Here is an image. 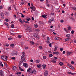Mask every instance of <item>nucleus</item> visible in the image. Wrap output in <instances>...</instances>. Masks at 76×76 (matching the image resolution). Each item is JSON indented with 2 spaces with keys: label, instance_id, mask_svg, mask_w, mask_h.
I'll list each match as a JSON object with an SVG mask.
<instances>
[{
  "label": "nucleus",
  "instance_id": "obj_5",
  "mask_svg": "<svg viewBox=\"0 0 76 76\" xmlns=\"http://www.w3.org/2000/svg\"><path fill=\"white\" fill-rule=\"evenodd\" d=\"M21 60H23V61H24L25 60V55H23L21 56Z\"/></svg>",
  "mask_w": 76,
  "mask_h": 76
},
{
  "label": "nucleus",
  "instance_id": "obj_57",
  "mask_svg": "<svg viewBox=\"0 0 76 76\" xmlns=\"http://www.w3.org/2000/svg\"><path fill=\"white\" fill-rule=\"evenodd\" d=\"M50 15H54V13L52 12L51 13Z\"/></svg>",
  "mask_w": 76,
  "mask_h": 76
},
{
  "label": "nucleus",
  "instance_id": "obj_37",
  "mask_svg": "<svg viewBox=\"0 0 76 76\" xmlns=\"http://www.w3.org/2000/svg\"><path fill=\"white\" fill-rule=\"evenodd\" d=\"M53 56V55L52 54H50L49 55V56L50 57H52Z\"/></svg>",
  "mask_w": 76,
  "mask_h": 76
},
{
  "label": "nucleus",
  "instance_id": "obj_49",
  "mask_svg": "<svg viewBox=\"0 0 76 76\" xmlns=\"http://www.w3.org/2000/svg\"><path fill=\"white\" fill-rule=\"evenodd\" d=\"M5 20L6 22H9V20L8 19H6Z\"/></svg>",
  "mask_w": 76,
  "mask_h": 76
},
{
  "label": "nucleus",
  "instance_id": "obj_9",
  "mask_svg": "<svg viewBox=\"0 0 76 76\" xmlns=\"http://www.w3.org/2000/svg\"><path fill=\"white\" fill-rule=\"evenodd\" d=\"M73 54V52H67V56H71V55H72Z\"/></svg>",
  "mask_w": 76,
  "mask_h": 76
},
{
  "label": "nucleus",
  "instance_id": "obj_4",
  "mask_svg": "<svg viewBox=\"0 0 76 76\" xmlns=\"http://www.w3.org/2000/svg\"><path fill=\"white\" fill-rule=\"evenodd\" d=\"M48 71H46L44 73V76H48Z\"/></svg>",
  "mask_w": 76,
  "mask_h": 76
},
{
  "label": "nucleus",
  "instance_id": "obj_15",
  "mask_svg": "<svg viewBox=\"0 0 76 76\" xmlns=\"http://www.w3.org/2000/svg\"><path fill=\"white\" fill-rule=\"evenodd\" d=\"M37 73V71L35 69H34L32 72V73H34V74H35Z\"/></svg>",
  "mask_w": 76,
  "mask_h": 76
},
{
  "label": "nucleus",
  "instance_id": "obj_60",
  "mask_svg": "<svg viewBox=\"0 0 76 76\" xmlns=\"http://www.w3.org/2000/svg\"><path fill=\"white\" fill-rule=\"evenodd\" d=\"M12 39V38H11V37H10L8 38V40H11V39Z\"/></svg>",
  "mask_w": 76,
  "mask_h": 76
},
{
  "label": "nucleus",
  "instance_id": "obj_3",
  "mask_svg": "<svg viewBox=\"0 0 76 76\" xmlns=\"http://www.w3.org/2000/svg\"><path fill=\"white\" fill-rule=\"evenodd\" d=\"M17 54L18 52L16 51H13L12 53V56H16V55H17Z\"/></svg>",
  "mask_w": 76,
  "mask_h": 76
},
{
  "label": "nucleus",
  "instance_id": "obj_32",
  "mask_svg": "<svg viewBox=\"0 0 76 76\" xmlns=\"http://www.w3.org/2000/svg\"><path fill=\"white\" fill-rule=\"evenodd\" d=\"M69 67L70 69H72V70L74 69V68L73 67H72V66H69Z\"/></svg>",
  "mask_w": 76,
  "mask_h": 76
},
{
  "label": "nucleus",
  "instance_id": "obj_50",
  "mask_svg": "<svg viewBox=\"0 0 76 76\" xmlns=\"http://www.w3.org/2000/svg\"><path fill=\"white\" fill-rule=\"evenodd\" d=\"M19 38H21L22 37V36L20 35H18V36Z\"/></svg>",
  "mask_w": 76,
  "mask_h": 76
},
{
  "label": "nucleus",
  "instance_id": "obj_29",
  "mask_svg": "<svg viewBox=\"0 0 76 76\" xmlns=\"http://www.w3.org/2000/svg\"><path fill=\"white\" fill-rule=\"evenodd\" d=\"M34 25L35 27V28H37L38 27V26L37 25V24H34Z\"/></svg>",
  "mask_w": 76,
  "mask_h": 76
},
{
  "label": "nucleus",
  "instance_id": "obj_25",
  "mask_svg": "<svg viewBox=\"0 0 76 76\" xmlns=\"http://www.w3.org/2000/svg\"><path fill=\"white\" fill-rule=\"evenodd\" d=\"M39 24L40 25H42V24H43V22L42 21H40L39 22Z\"/></svg>",
  "mask_w": 76,
  "mask_h": 76
},
{
  "label": "nucleus",
  "instance_id": "obj_61",
  "mask_svg": "<svg viewBox=\"0 0 76 76\" xmlns=\"http://www.w3.org/2000/svg\"><path fill=\"white\" fill-rule=\"evenodd\" d=\"M58 28H60V24H59L58 25Z\"/></svg>",
  "mask_w": 76,
  "mask_h": 76
},
{
  "label": "nucleus",
  "instance_id": "obj_51",
  "mask_svg": "<svg viewBox=\"0 0 76 76\" xmlns=\"http://www.w3.org/2000/svg\"><path fill=\"white\" fill-rule=\"evenodd\" d=\"M3 9V7L2 6H0V9Z\"/></svg>",
  "mask_w": 76,
  "mask_h": 76
},
{
  "label": "nucleus",
  "instance_id": "obj_13",
  "mask_svg": "<svg viewBox=\"0 0 76 76\" xmlns=\"http://www.w3.org/2000/svg\"><path fill=\"white\" fill-rule=\"evenodd\" d=\"M47 15H42V18H44L45 19H47V17L46 16Z\"/></svg>",
  "mask_w": 76,
  "mask_h": 76
},
{
  "label": "nucleus",
  "instance_id": "obj_43",
  "mask_svg": "<svg viewBox=\"0 0 76 76\" xmlns=\"http://www.w3.org/2000/svg\"><path fill=\"white\" fill-rule=\"evenodd\" d=\"M58 38V37H56L55 38H54V39L55 40H57L58 39V38Z\"/></svg>",
  "mask_w": 76,
  "mask_h": 76
},
{
  "label": "nucleus",
  "instance_id": "obj_10",
  "mask_svg": "<svg viewBox=\"0 0 76 76\" xmlns=\"http://www.w3.org/2000/svg\"><path fill=\"white\" fill-rule=\"evenodd\" d=\"M54 19L53 18V19L51 18V19H50V20L48 22V23H50L51 22H53V21H54Z\"/></svg>",
  "mask_w": 76,
  "mask_h": 76
},
{
  "label": "nucleus",
  "instance_id": "obj_47",
  "mask_svg": "<svg viewBox=\"0 0 76 76\" xmlns=\"http://www.w3.org/2000/svg\"><path fill=\"white\" fill-rule=\"evenodd\" d=\"M32 5H33V4H32V7H30V9L31 10H33V6H32Z\"/></svg>",
  "mask_w": 76,
  "mask_h": 76
},
{
  "label": "nucleus",
  "instance_id": "obj_36",
  "mask_svg": "<svg viewBox=\"0 0 76 76\" xmlns=\"http://www.w3.org/2000/svg\"><path fill=\"white\" fill-rule=\"evenodd\" d=\"M59 64L60 66H63V63L61 62L59 63Z\"/></svg>",
  "mask_w": 76,
  "mask_h": 76
},
{
  "label": "nucleus",
  "instance_id": "obj_33",
  "mask_svg": "<svg viewBox=\"0 0 76 76\" xmlns=\"http://www.w3.org/2000/svg\"><path fill=\"white\" fill-rule=\"evenodd\" d=\"M15 26L14 25V24H12L11 25V27L12 28H13Z\"/></svg>",
  "mask_w": 76,
  "mask_h": 76
},
{
  "label": "nucleus",
  "instance_id": "obj_18",
  "mask_svg": "<svg viewBox=\"0 0 76 76\" xmlns=\"http://www.w3.org/2000/svg\"><path fill=\"white\" fill-rule=\"evenodd\" d=\"M1 59H2V60H5V59H6V57H4V56H2L1 57Z\"/></svg>",
  "mask_w": 76,
  "mask_h": 76
},
{
  "label": "nucleus",
  "instance_id": "obj_38",
  "mask_svg": "<svg viewBox=\"0 0 76 76\" xmlns=\"http://www.w3.org/2000/svg\"><path fill=\"white\" fill-rule=\"evenodd\" d=\"M69 38H66L65 39V41H69Z\"/></svg>",
  "mask_w": 76,
  "mask_h": 76
},
{
  "label": "nucleus",
  "instance_id": "obj_41",
  "mask_svg": "<svg viewBox=\"0 0 76 76\" xmlns=\"http://www.w3.org/2000/svg\"><path fill=\"white\" fill-rule=\"evenodd\" d=\"M68 30H70V29H71V27L70 26H69L68 27Z\"/></svg>",
  "mask_w": 76,
  "mask_h": 76
},
{
  "label": "nucleus",
  "instance_id": "obj_34",
  "mask_svg": "<svg viewBox=\"0 0 76 76\" xmlns=\"http://www.w3.org/2000/svg\"><path fill=\"white\" fill-rule=\"evenodd\" d=\"M8 10H9V11L10 10H11V7H9L8 8Z\"/></svg>",
  "mask_w": 76,
  "mask_h": 76
},
{
  "label": "nucleus",
  "instance_id": "obj_20",
  "mask_svg": "<svg viewBox=\"0 0 76 76\" xmlns=\"http://www.w3.org/2000/svg\"><path fill=\"white\" fill-rule=\"evenodd\" d=\"M0 15L2 17H3L4 16V14L3 13H0Z\"/></svg>",
  "mask_w": 76,
  "mask_h": 76
},
{
  "label": "nucleus",
  "instance_id": "obj_31",
  "mask_svg": "<svg viewBox=\"0 0 76 76\" xmlns=\"http://www.w3.org/2000/svg\"><path fill=\"white\" fill-rule=\"evenodd\" d=\"M43 59H45H45H46V58H47V57L45 56H43Z\"/></svg>",
  "mask_w": 76,
  "mask_h": 76
},
{
  "label": "nucleus",
  "instance_id": "obj_62",
  "mask_svg": "<svg viewBox=\"0 0 76 76\" xmlns=\"http://www.w3.org/2000/svg\"><path fill=\"white\" fill-rule=\"evenodd\" d=\"M9 45L8 44H7L6 45V46H7V47H9Z\"/></svg>",
  "mask_w": 76,
  "mask_h": 76
},
{
  "label": "nucleus",
  "instance_id": "obj_16",
  "mask_svg": "<svg viewBox=\"0 0 76 76\" xmlns=\"http://www.w3.org/2000/svg\"><path fill=\"white\" fill-rule=\"evenodd\" d=\"M66 36L67 38H70V35L69 34H67L66 35Z\"/></svg>",
  "mask_w": 76,
  "mask_h": 76
},
{
  "label": "nucleus",
  "instance_id": "obj_48",
  "mask_svg": "<svg viewBox=\"0 0 76 76\" xmlns=\"http://www.w3.org/2000/svg\"><path fill=\"white\" fill-rule=\"evenodd\" d=\"M60 22L61 23H63V22H64V21L63 20H61Z\"/></svg>",
  "mask_w": 76,
  "mask_h": 76
},
{
  "label": "nucleus",
  "instance_id": "obj_7",
  "mask_svg": "<svg viewBox=\"0 0 76 76\" xmlns=\"http://www.w3.org/2000/svg\"><path fill=\"white\" fill-rule=\"evenodd\" d=\"M46 4L47 6L49 7L50 6V4H49V1L48 0H46Z\"/></svg>",
  "mask_w": 76,
  "mask_h": 76
},
{
  "label": "nucleus",
  "instance_id": "obj_39",
  "mask_svg": "<svg viewBox=\"0 0 76 76\" xmlns=\"http://www.w3.org/2000/svg\"><path fill=\"white\" fill-rule=\"evenodd\" d=\"M17 75H19L20 74H21V72H17L16 73Z\"/></svg>",
  "mask_w": 76,
  "mask_h": 76
},
{
  "label": "nucleus",
  "instance_id": "obj_6",
  "mask_svg": "<svg viewBox=\"0 0 76 76\" xmlns=\"http://www.w3.org/2000/svg\"><path fill=\"white\" fill-rule=\"evenodd\" d=\"M12 69L13 70H14L15 71V72H17L18 71V69L16 66H12Z\"/></svg>",
  "mask_w": 76,
  "mask_h": 76
},
{
  "label": "nucleus",
  "instance_id": "obj_45",
  "mask_svg": "<svg viewBox=\"0 0 76 76\" xmlns=\"http://www.w3.org/2000/svg\"><path fill=\"white\" fill-rule=\"evenodd\" d=\"M60 50L61 51H63V48H60Z\"/></svg>",
  "mask_w": 76,
  "mask_h": 76
},
{
  "label": "nucleus",
  "instance_id": "obj_26",
  "mask_svg": "<svg viewBox=\"0 0 76 76\" xmlns=\"http://www.w3.org/2000/svg\"><path fill=\"white\" fill-rule=\"evenodd\" d=\"M35 31L36 32H37V33H38L39 32V30L38 29H37L35 30Z\"/></svg>",
  "mask_w": 76,
  "mask_h": 76
},
{
  "label": "nucleus",
  "instance_id": "obj_23",
  "mask_svg": "<svg viewBox=\"0 0 76 76\" xmlns=\"http://www.w3.org/2000/svg\"><path fill=\"white\" fill-rule=\"evenodd\" d=\"M40 61V60H37L36 61V63H39Z\"/></svg>",
  "mask_w": 76,
  "mask_h": 76
},
{
  "label": "nucleus",
  "instance_id": "obj_8",
  "mask_svg": "<svg viewBox=\"0 0 76 76\" xmlns=\"http://www.w3.org/2000/svg\"><path fill=\"white\" fill-rule=\"evenodd\" d=\"M23 66H24V67H25L26 68H27V67H28V65L26 63H23Z\"/></svg>",
  "mask_w": 76,
  "mask_h": 76
},
{
  "label": "nucleus",
  "instance_id": "obj_1",
  "mask_svg": "<svg viewBox=\"0 0 76 76\" xmlns=\"http://www.w3.org/2000/svg\"><path fill=\"white\" fill-rule=\"evenodd\" d=\"M26 29L28 31L30 32H32V28L31 26H27V28H26Z\"/></svg>",
  "mask_w": 76,
  "mask_h": 76
},
{
  "label": "nucleus",
  "instance_id": "obj_17",
  "mask_svg": "<svg viewBox=\"0 0 76 76\" xmlns=\"http://www.w3.org/2000/svg\"><path fill=\"white\" fill-rule=\"evenodd\" d=\"M19 21L21 22V23H23V21H22V20L20 18H19Z\"/></svg>",
  "mask_w": 76,
  "mask_h": 76
},
{
  "label": "nucleus",
  "instance_id": "obj_52",
  "mask_svg": "<svg viewBox=\"0 0 76 76\" xmlns=\"http://www.w3.org/2000/svg\"><path fill=\"white\" fill-rule=\"evenodd\" d=\"M75 64V62H74V61H72V62H71V64Z\"/></svg>",
  "mask_w": 76,
  "mask_h": 76
},
{
  "label": "nucleus",
  "instance_id": "obj_44",
  "mask_svg": "<svg viewBox=\"0 0 76 76\" xmlns=\"http://www.w3.org/2000/svg\"><path fill=\"white\" fill-rule=\"evenodd\" d=\"M4 64L5 65V66H6V67H7V66H8V65H7V63H4Z\"/></svg>",
  "mask_w": 76,
  "mask_h": 76
},
{
  "label": "nucleus",
  "instance_id": "obj_24",
  "mask_svg": "<svg viewBox=\"0 0 76 76\" xmlns=\"http://www.w3.org/2000/svg\"><path fill=\"white\" fill-rule=\"evenodd\" d=\"M30 42L31 43V44L32 45H34L35 44V43H34V42L32 41H30Z\"/></svg>",
  "mask_w": 76,
  "mask_h": 76
},
{
  "label": "nucleus",
  "instance_id": "obj_42",
  "mask_svg": "<svg viewBox=\"0 0 76 76\" xmlns=\"http://www.w3.org/2000/svg\"><path fill=\"white\" fill-rule=\"evenodd\" d=\"M11 59L12 60H15V57H12L11 58Z\"/></svg>",
  "mask_w": 76,
  "mask_h": 76
},
{
  "label": "nucleus",
  "instance_id": "obj_59",
  "mask_svg": "<svg viewBox=\"0 0 76 76\" xmlns=\"http://www.w3.org/2000/svg\"><path fill=\"white\" fill-rule=\"evenodd\" d=\"M65 53H66V52H65V51H63V54H65Z\"/></svg>",
  "mask_w": 76,
  "mask_h": 76
},
{
  "label": "nucleus",
  "instance_id": "obj_11",
  "mask_svg": "<svg viewBox=\"0 0 76 76\" xmlns=\"http://www.w3.org/2000/svg\"><path fill=\"white\" fill-rule=\"evenodd\" d=\"M54 47V51H57V48H58V47L56 45H55Z\"/></svg>",
  "mask_w": 76,
  "mask_h": 76
},
{
  "label": "nucleus",
  "instance_id": "obj_27",
  "mask_svg": "<svg viewBox=\"0 0 76 76\" xmlns=\"http://www.w3.org/2000/svg\"><path fill=\"white\" fill-rule=\"evenodd\" d=\"M31 68H30L29 69H27V72H30V71L31 70Z\"/></svg>",
  "mask_w": 76,
  "mask_h": 76
},
{
  "label": "nucleus",
  "instance_id": "obj_2",
  "mask_svg": "<svg viewBox=\"0 0 76 76\" xmlns=\"http://www.w3.org/2000/svg\"><path fill=\"white\" fill-rule=\"evenodd\" d=\"M33 36L34 37H35L37 39H38L39 38V36L37 34V33H34L33 34Z\"/></svg>",
  "mask_w": 76,
  "mask_h": 76
},
{
  "label": "nucleus",
  "instance_id": "obj_53",
  "mask_svg": "<svg viewBox=\"0 0 76 76\" xmlns=\"http://www.w3.org/2000/svg\"><path fill=\"white\" fill-rule=\"evenodd\" d=\"M74 33V31L73 30H72V31H71V34H73Z\"/></svg>",
  "mask_w": 76,
  "mask_h": 76
},
{
  "label": "nucleus",
  "instance_id": "obj_12",
  "mask_svg": "<svg viewBox=\"0 0 76 76\" xmlns=\"http://www.w3.org/2000/svg\"><path fill=\"white\" fill-rule=\"evenodd\" d=\"M5 25H6V26L8 28H9L10 27L9 25V24L7 23H4Z\"/></svg>",
  "mask_w": 76,
  "mask_h": 76
},
{
  "label": "nucleus",
  "instance_id": "obj_55",
  "mask_svg": "<svg viewBox=\"0 0 76 76\" xmlns=\"http://www.w3.org/2000/svg\"><path fill=\"white\" fill-rule=\"evenodd\" d=\"M49 47H52L51 43L49 44Z\"/></svg>",
  "mask_w": 76,
  "mask_h": 76
},
{
  "label": "nucleus",
  "instance_id": "obj_46",
  "mask_svg": "<svg viewBox=\"0 0 76 76\" xmlns=\"http://www.w3.org/2000/svg\"><path fill=\"white\" fill-rule=\"evenodd\" d=\"M10 46H11V47H14V44H12Z\"/></svg>",
  "mask_w": 76,
  "mask_h": 76
},
{
  "label": "nucleus",
  "instance_id": "obj_35",
  "mask_svg": "<svg viewBox=\"0 0 76 76\" xmlns=\"http://www.w3.org/2000/svg\"><path fill=\"white\" fill-rule=\"evenodd\" d=\"M37 67L38 68H41V65H37Z\"/></svg>",
  "mask_w": 76,
  "mask_h": 76
},
{
  "label": "nucleus",
  "instance_id": "obj_58",
  "mask_svg": "<svg viewBox=\"0 0 76 76\" xmlns=\"http://www.w3.org/2000/svg\"><path fill=\"white\" fill-rule=\"evenodd\" d=\"M73 9L74 10H76V7H74L73 8Z\"/></svg>",
  "mask_w": 76,
  "mask_h": 76
},
{
  "label": "nucleus",
  "instance_id": "obj_54",
  "mask_svg": "<svg viewBox=\"0 0 76 76\" xmlns=\"http://www.w3.org/2000/svg\"><path fill=\"white\" fill-rule=\"evenodd\" d=\"M64 60H65V59H64V58H62V61H64Z\"/></svg>",
  "mask_w": 76,
  "mask_h": 76
},
{
  "label": "nucleus",
  "instance_id": "obj_22",
  "mask_svg": "<svg viewBox=\"0 0 76 76\" xmlns=\"http://www.w3.org/2000/svg\"><path fill=\"white\" fill-rule=\"evenodd\" d=\"M19 69L21 71H24V70H23V69L22 68H20V67L19 66Z\"/></svg>",
  "mask_w": 76,
  "mask_h": 76
},
{
  "label": "nucleus",
  "instance_id": "obj_56",
  "mask_svg": "<svg viewBox=\"0 0 76 76\" xmlns=\"http://www.w3.org/2000/svg\"><path fill=\"white\" fill-rule=\"evenodd\" d=\"M25 23H29V22L28 21H25Z\"/></svg>",
  "mask_w": 76,
  "mask_h": 76
},
{
  "label": "nucleus",
  "instance_id": "obj_21",
  "mask_svg": "<svg viewBox=\"0 0 76 76\" xmlns=\"http://www.w3.org/2000/svg\"><path fill=\"white\" fill-rule=\"evenodd\" d=\"M0 74L1 75V74H4V72H3V71L1 70H0Z\"/></svg>",
  "mask_w": 76,
  "mask_h": 76
},
{
  "label": "nucleus",
  "instance_id": "obj_40",
  "mask_svg": "<svg viewBox=\"0 0 76 76\" xmlns=\"http://www.w3.org/2000/svg\"><path fill=\"white\" fill-rule=\"evenodd\" d=\"M20 14L22 15L21 17L22 18H24V15H23V14L20 13Z\"/></svg>",
  "mask_w": 76,
  "mask_h": 76
},
{
  "label": "nucleus",
  "instance_id": "obj_28",
  "mask_svg": "<svg viewBox=\"0 0 76 76\" xmlns=\"http://www.w3.org/2000/svg\"><path fill=\"white\" fill-rule=\"evenodd\" d=\"M42 67L43 69H45V67H46V65H45L43 64L42 65Z\"/></svg>",
  "mask_w": 76,
  "mask_h": 76
},
{
  "label": "nucleus",
  "instance_id": "obj_63",
  "mask_svg": "<svg viewBox=\"0 0 76 76\" xmlns=\"http://www.w3.org/2000/svg\"><path fill=\"white\" fill-rule=\"evenodd\" d=\"M74 42L75 43H76V39L74 40Z\"/></svg>",
  "mask_w": 76,
  "mask_h": 76
},
{
  "label": "nucleus",
  "instance_id": "obj_19",
  "mask_svg": "<svg viewBox=\"0 0 76 76\" xmlns=\"http://www.w3.org/2000/svg\"><path fill=\"white\" fill-rule=\"evenodd\" d=\"M32 6L33 7V11H35V10H36V8H35V7L34 6V5H32Z\"/></svg>",
  "mask_w": 76,
  "mask_h": 76
},
{
  "label": "nucleus",
  "instance_id": "obj_14",
  "mask_svg": "<svg viewBox=\"0 0 76 76\" xmlns=\"http://www.w3.org/2000/svg\"><path fill=\"white\" fill-rule=\"evenodd\" d=\"M59 53L58 52H53V54H56V55H58V54Z\"/></svg>",
  "mask_w": 76,
  "mask_h": 76
},
{
  "label": "nucleus",
  "instance_id": "obj_30",
  "mask_svg": "<svg viewBox=\"0 0 76 76\" xmlns=\"http://www.w3.org/2000/svg\"><path fill=\"white\" fill-rule=\"evenodd\" d=\"M39 48L40 49V50H42V46L41 45L39 47Z\"/></svg>",
  "mask_w": 76,
  "mask_h": 76
},
{
  "label": "nucleus",
  "instance_id": "obj_64",
  "mask_svg": "<svg viewBox=\"0 0 76 76\" xmlns=\"http://www.w3.org/2000/svg\"><path fill=\"white\" fill-rule=\"evenodd\" d=\"M1 76H4V75H3V74H0Z\"/></svg>",
  "mask_w": 76,
  "mask_h": 76
}]
</instances>
